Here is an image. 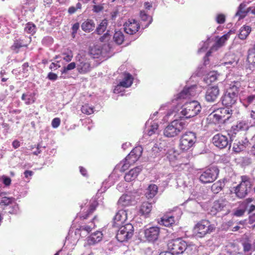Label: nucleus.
<instances>
[{
	"mask_svg": "<svg viewBox=\"0 0 255 255\" xmlns=\"http://www.w3.org/2000/svg\"><path fill=\"white\" fill-rule=\"evenodd\" d=\"M241 83L239 82H234L230 84L229 88L227 90L222 98L223 105L226 107H232L237 101Z\"/></svg>",
	"mask_w": 255,
	"mask_h": 255,
	"instance_id": "obj_1",
	"label": "nucleus"
},
{
	"mask_svg": "<svg viewBox=\"0 0 255 255\" xmlns=\"http://www.w3.org/2000/svg\"><path fill=\"white\" fill-rule=\"evenodd\" d=\"M169 251L175 255L182 254L186 252L190 254L193 250V246L188 245L185 241L181 239L178 238L169 241L167 244Z\"/></svg>",
	"mask_w": 255,
	"mask_h": 255,
	"instance_id": "obj_2",
	"label": "nucleus"
},
{
	"mask_svg": "<svg viewBox=\"0 0 255 255\" xmlns=\"http://www.w3.org/2000/svg\"><path fill=\"white\" fill-rule=\"evenodd\" d=\"M252 186L253 183L249 176H241L239 184L234 187V193L238 198H244L251 191Z\"/></svg>",
	"mask_w": 255,
	"mask_h": 255,
	"instance_id": "obj_3",
	"label": "nucleus"
},
{
	"mask_svg": "<svg viewBox=\"0 0 255 255\" xmlns=\"http://www.w3.org/2000/svg\"><path fill=\"white\" fill-rule=\"evenodd\" d=\"M215 230L214 225L207 220H202L198 222L193 228V233L198 238H202L210 234Z\"/></svg>",
	"mask_w": 255,
	"mask_h": 255,
	"instance_id": "obj_4",
	"label": "nucleus"
},
{
	"mask_svg": "<svg viewBox=\"0 0 255 255\" xmlns=\"http://www.w3.org/2000/svg\"><path fill=\"white\" fill-rule=\"evenodd\" d=\"M181 115L188 119L196 116L200 112L201 107L200 104L196 101L185 103L182 108Z\"/></svg>",
	"mask_w": 255,
	"mask_h": 255,
	"instance_id": "obj_5",
	"label": "nucleus"
},
{
	"mask_svg": "<svg viewBox=\"0 0 255 255\" xmlns=\"http://www.w3.org/2000/svg\"><path fill=\"white\" fill-rule=\"evenodd\" d=\"M185 124L181 121L174 120L170 123L164 130V135L172 137L178 135L185 128Z\"/></svg>",
	"mask_w": 255,
	"mask_h": 255,
	"instance_id": "obj_6",
	"label": "nucleus"
},
{
	"mask_svg": "<svg viewBox=\"0 0 255 255\" xmlns=\"http://www.w3.org/2000/svg\"><path fill=\"white\" fill-rule=\"evenodd\" d=\"M219 173V170L217 167H211L201 172L199 180L204 184L213 182L217 179Z\"/></svg>",
	"mask_w": 255,
	"mask_h": 255,
	"instance_id": "obj_7",
	"label": "nucleus"
},
{
	"mask_svg": "<svg viewBox=\"0 0 255 255\" xmlns=\"http://www.w3.org/2000/svg\"><path fill=\"white\" fill-rule=\"evenodd\" d=\"M134 228L132 224H127L121 227L118 230L116 238L120 242L128 241L133 235Z\"/></svg>",
	"mask_w": 255,
	"mask_h": 255,
	"instance_id": "obj_8",
	"label": "nucleus"
},
{
	"mask_svg": "<svg viewBox=\"0 0 255 255\" xmlns=\"http://www.w3.org/2000/svg\"><path fill=\"white\" fill-rule=\"evenodd\" d=\"M196 136L192 132H187L183 134L180 139L179 147L182 151H187L194 144Z\"/></svg>",
	"mask_w": 255,
	"mask_h": 255,
	"instance_id": "obj_9",
	"label": "nucleus"
},
{
	"mask_svg": "<svg viewBox=\"0 0 255 255\" xmlns=\"http://www.w3.org/2000/svg\"><path fill=\"white\" fill-rule=\"evenodd\" d=\"M76 58L79 62L77 65V70L80 74H85L91 70L90 62L85 56L78 54Z\"/></svg>",
	"mask_w": 255,
	"mask_h": 255,
	"instance_id": "obj_10",
	"label": "nucleus"
},
{
	"mask_svg": "<svg viewBox=\"0 0 255 255\" xmlns=\"http://www.w3.org/2000/svg\"><path fill=\"white\" fill-rule=\"evenodd\" d=\"M124 31L129 35L135 34L140 28L139 22L134 19H128L124 24Z\"/></svg>",
	"mask_w": 255,
	"mask_h": 255,
	"instance_id": "obj_11",
	"label": "nucleus"
},
{
	"mask_svg": "<svg viewBox=\"0 0 255 255\" xmlns=\"http://www.w3.org/2000/svg\"><path fill=\"white\" fill-rule=\"evenodd\" d=\"M160 234V228L156 226L151 227L144 230V237L149 242L156 241Z\"/></svg>",
	"mask_w": 255,
	"mask_h": 255,
	"instance_id": "obj_12",
	"label": "nucleus"
},
{
	"mask_svg": "<svg viewBox=\"0 0 255 255\" xmlns=\"http://www.w3.org/2000/svg\"><path fill=\"white\" fill-rule=\"evenodd\" d=\"M220 95V90L218 86L209 87L206 92L205 99L208 102H214Z\"/></svg>",
	"mask_w": 255,
	"mask_h": 255,
	"instance_id": "obj_13",
	"label": "nucleus"
},
{
	"mask_svg": "<svg viewBox=\"0 0 255 255\" xmlns=\"http://www.w3.org/2000/svg\"><path fill=\"white\" fill-rule=\"evenodd\" d=\"M212 140L214 144L220 148H225L229 143L228 137L219 133L215 135Z\"/></svg>",
	"mask_w": 255,
	"mask_h": 255,
	"instance_id": "obj_14",
	"label": "nucleus"
},
{
	"mask_svg": "<svg viewBox=\"0 0 255 255\" xmlns=\"http://www.w3.org/2000/svg\"><path fill=\"white\" fill-rule=\"evenodd\" d=\"M142 151V148L141 146L135 147L127 156V159L130 160V163H134L141 156Z\"/></svg>",
	"mask_w": 255,
	"mask_h": 255,
	"instance_id": "obj_15",
	"label": "nucleus"
},
{
	"mask_svg": "<svg viewBox=\"0 0 255 255\" xmlns=\"http://www.w3.org/2000/svg\"><path fill=\"white\" fill-rule=\"evenodd\" d=\"M225 114L230 115V112L229 110L228 109L223 108L219 110L216 111L215 113L213 114V118L214 119L216 122H221L222 121H224L226 120H228L230 117V116H228L226 118H225Z\"/></svg>",
	"mask_w": 255,
	"mask_h": 255,
	"instance_id": "obj_16",
	"label": "nucleus"
},
{
	"mask_svg": "<svg viewBox=\"0 0 255 255\" xmlns=\"http://www.w3.org/2000/svg\"><path fill=\"white\" fill-rule=\"evenodd\" d=\"M103 238V234L100 231H96L91 234L87 238V244L89 246L94 245L100 242Z\"/></svg>",
	"mask_w": 255,
	"mask_h": 255,
	"instance_id": "obj_17",
	"label": "nucleus"
},
{
	"mask_svg": "<svg viewBox=\"0 0 255 255\" xmlns=\"http://www.w3.org/2000/svg\"><path fill=\"white\" fill-rule=\"evenodd\" d=\"M127 218V213L123 210H119L113 219V226L117 227L124 222Z\"/></svg>",
	"mask_w": 255,
	"mask_h": 255,
	"instance_id": "obj_18",
	"label": "nucleus"
},
{
	"mask_svg": "<svg viewBox=\"0 0 255 255\" xmlns=\"http://www.w3.org/2000/svg\"><path fill=\"white\" fill-rule=\"evenodd\" d=\"M142 169L139 166H137L129 171L125 175V179L127 182H130L135 180L139 173L141 172Z\"/></svg>",
	"mask_w": 255,
	"mask_h": 255,
	"instance_id": "obj_19",
	"label": "nucleus"
},
{
	"mask_svg": "<svg viewBox=\"0 0 255 255\" xmlns=\"http://www.w3.org/2000/svg\"><path fill=\"white\" fill-rule=\"evenodd\" d=\"M252 126V124L251 122H249L248 120H243L239 122L235 128L233 127V128L235 133H236V131L248 130Z\"/></svg>",
	"mask_w": 255,
	"mask_h": 255,
	"instance_id": "obj_20",
	"label": "nucleus"
},
{
	"mask_svg": "<svg viewBox=\"0 0 255 255\" xmlns=\"http://www.w3.org/2000/svg\"><path fill=\"white\" fill-rule=\"evenodd\" d=\"M133 78L129 73H125V77L123 80L120 82V83L116 86L115 91L120 87H123L124 88L129 87L132 84Z\"/></svg>",
	"mask_w": 255,
	"mask_h": 255,
	"instance_id": "obj_21",
	"label": "nucleus"
},
{
	"mask_svg": "<svg viewBox=\"0 0 255 255\" xmlns=\"http://www.w3.org/2000/svg\"><path fill=\"white\" fill-rule=\"evenodd\" d=\"M230 36V32L224 34L219 38L215 42V43L211 47V49L217 50L219 48L223 46L226 41L229 39Z\"/></svg>",
	"mask_w": 255,
	"mask_h": 255,
	"instance_id": "obj_22",
	"label": "nucleus"
},
{
	"mask_svg": "<svg viewBox=\"0 0 255 255\" xmlns=\"http://www.w3.org/2000/svg\"><path fill=\"white\" fill-rule=\"evenodd\" d=\"M95 27V23L93 20L87 19L81 24L82 29L86 32L92 31Z\"/></svg>",
	"mask_w": 255,
	"mask_h": 255,
	"instance_id": "obj_23",
	"label": "nucleus"
},
{
	"mask_svg": "<svg viewBox=\"0 0 255 255\" xmlns=\"http://www.w3.org/2000/svg\"><path fill=\"white\" fill-rule=\"evenodd\" d=\"M175 222L174 216L165 215L161 218L160 224L165 227H170L173 226Z\"/></svg>",
	"mask_w": 255,
	"mask_h": 255,
	"instance_id": "obj_24",
	"label": "nucleus"
},
{
	"mask_svg": "<svg viewBox=\"0 0 255 255\" xmlns=\"http://www.w3.org/2000/svg\"><path fill=\"white\" fill-rule=\"evenodd\" d=\"M247 4L244 3H241L238 7V11L236 13V16L239 17V19L244 18L248 12H250L249 10V7L246 10Z\"/></svg>",
	"mask_w": 255,
	"mask_h": 255,
	"instance_id": "obj_25",
	"label": "nucleus"
},
{
	"mask_svg": "<svg viewBox=\"0 0 255 255\" xmlns=\"http://www.w3.org/2000/svg\"><path fill=\"white\" fill-rule=\"evenodd\" d=\"M132 202V197L131 196L127 194L122 195L118 201L119 205L124 207L131 205Z\"/></svg>",
	"mask_w": 255,
	"mask_h": 255,
	"instance_id": "obj_26",
	"label": "nucleus"
},
{
	"mask_svg": "<svg viewBox=\"0 0 255 255\" xmlns=\"http://www.w3.org/2000/svg\"><path fill=\"white\" fill-rule=\"evenodd\" d=\"M227 202L225 199H220L214 202L212 208L217 212H220L226 207Z\"/></svg>",
	"mask_w": 255,
	"mask_h": 255,
	"instance_id": "obj_27",
	"label": "nucleus"
},
{
	"mask_svg": "<svg viewBox=\"0 0 255 255\" xmlns=\"http://www.w3.org/2000/svg\"><path fill=\"white\" fill-rule=\"evenodd\" d=\"M152 208V204L150 203L144 202L140 206L139 213L141 215H147L150 213Z\"/></svg>",
	"mask_w": 255,
	"mask_h": 255,
	"instance_id": "obj_28",
	"label": "nucleus"
},
{
	"mask_svg": "<svg viewBox=\"0 0 255 255\" xmlns=\"http://www.w3.org/2000/svg\"><path fill=\"white\" fill-rule=\"evenodd\" d=\"M251 31V27L250 26L244 25L240 29L238 37L242 40L246 39Z\"/></svg>",
	"mask_w": 255,
	"mask_h": 255,
	"instance_id": "obj_29",
	"label": "nucleus"
},
{
	"mask_svg": "<svg viewBox=\"0 0 255 255\" xmlns=\"http://www.w3.org/2000/svg\"><path fill=\"white\" fill-rule=\"evenodd\" d=\"M158 191V187L155 184L150 185L145 193L146 197L148 199L153 198L157 194Z\"/></svg>",
	"mask_w": 255,
	"mask_h": 255,
	"instance_id": "obj_30",
	"label": "nucleus"
},
{
	"mask_svg": "<svg viewBox=\"0 0 255 255\" xmlns=\"http://www.w3.org/2000/svg\"><path fill=\"white\" fill-rule=\"evenodd\" d=\"M193 89H194V87H193L184 88L183 90L179 94V98L180 99H186L189 98L190 96H193Z\"/></svg>",
	"mask_w": 255,
	"mask_h": 255,
	"instance_id": "obj_31",
	"label": "nucleus"
},
{
	"mask_svg": "<svg viewBox=\"0 0 255 255\" xmlns=\"http://www.w3.org/2000/svg\"><path fill=\"white\" fill-rule=\"evenodd\" d=\"M224 186V182L220 180L212 185L211 190L214 194H217L222 190Z\"/></svg>",
	"mask_w": 255,
	"mask_h": 255,
	"instance_id": "obj_32",
	"label": "nucleus"
},
{
	"mask_svg": "<svg viewBox=\"0 0 255 255\" xmlns=\"http://www.w3.org/2000/svg\"><path fill=\"white\" fill-rule=\"evenodd\" d=\"M108 24V20L106 19H103L97 27L96 33L99 35L103 34L106 31Z\"/></svg>",
	"mask_w": 255,
	"mask_h": 255,
	"instance_id": "obj_33",
	"label": "nucleus"
},
{
	"mask_svg": "<svg viewBox=\"0 0 255 255\" xmlns=\"http://www.w3.org/2000/svg\"><path fill=\"white\" fill-rule=\"evenodd\" d=\"M26 44H23L22 43V40L19 39L14 40L13 44L10 47L11 50L15 51L16 53H18L19 49L22 47H27Z\"/></svg>",
	"mask_w": 255,
	"mask_h": 255,
	"instance_id": "obj_34",
	"label": "nucleus"
},
{
	"mask_svg": "<svg viewBox=\"0 0 255 255\" xmlns=\"http://www.w3.org/2000/svg\"><path fill=\"white\" fill-rule=\"evenodd\" d=\"M130 162V160H127V157L125 158L124 160L122 161L118 165V166L120 168V171L122 172H125L126 170L128 169L130 165L133 164Z\"/></svg>",
	"mask_w": 255,
	"mask_h": 255,
	"instance_id": "obj_35",
	"label": "nucleus"
},
{
	"mask_svg": "<svg viewBox=\"0 0 255 255\" xmlns=\"http://www.w3.org/2000/svg\"><path fill=\"white\" fill-rule=\"evenodd\" d=\"M114 41L118 45L122 44L124 41L125 36L123 33L121 31H116L114 35Z\"/></svg>",
	"mask_w": 255,
	"mask_h": 255,
	"instance_id": "obj_36",
	"label": "nucleus"
},
{
	"mask_svg": "<svg viewBox=\"0 0 255 255\" xmlns=\"http://www.w3.org/2000/svg\"><path fill=\"white\" fill-rule=\"evenodd\" d=\"M61 54L63 56V60L66 62H70L73 57L72 51L69 48L65 49L64 51L62 52Z\"/></svg>",
	"mask_w": 255,
	"mask_h": 255,
	"instance_id": "obj_37",
	"label": "nucleus"
},
{
	"mask_svg": "<svg viewBox=\"0 0 255 255\" xmlns=\"http://www.w3.org/2000/svg\"><path fill=\"white\" fill-rule=\"evenodd\" d=\"M140 17L141 20L145 22V27H147L152 21L151 16L147 14L144 11H140Z\"/></svg>",
	"mask_w": 255,
	"mask_h": 255,
	"instance_id": "obj_38",
	"label": "nucleus"
},
{
	"mask_svg": "<svg viewBox=\"0 0 255 255\" xmlns=\"http://www.w3.org/2000/svg\"><path fill=\"white\" fill-rule=\"evenodd\" d=\"M89 53L93 58H98L101 55L102 50L97 46H94L90 49Z\"/></svg>",
	"mask_w": 255,
	"mask_h": 255,
	"instance_id": "obj_39",
	"label": "nucleus"
},
{
	"mask_svg": "<svg viewBox=\"0 0 255 255\" xmlns=\"http://www.w3.org/2000/svg\"><path fill=\"white\" fill-rule=\"evenodd\" d=\"M217 79V76L216 73L211 72L208 73L204 78V81L207 84H210Z\"/></svg>",
	"mask_w": 255,
	"mask_h": 255,
	"instance_id": "obj_40",
	"label": "nucleus"
},
{
	"mask_svg": "<svg viewBox=\"0 0 255 255\" xmlns=\"http://www.w3.org/2000/svg\"><path fill=\"white\" fill-rule=\"evenodd\" d=\"M15 199L13 197H8L6 196L2 197L0 198V205L2 206H9L14 203Z\"/></svg>",
	"mask_w": 255,
	"mask_h": 255,
	"instance_id": "obj_41",
	"label": "nucleus"
},
{
	"mask_svg": "<svg viewBox=\"0 0 255 255\" xmlns=\"http://www.w3.org/2000/svg\"><path fill=\"white\" fill-rule=\"evenodd\" d=\"M81 111L83 114L89 115L94 113V107L90 106L88 104H85L82 106Z\"/></svg>",
	"mask_w": 255,
	"mask_h": 255,
	"instance_id": "obj_42",
	"label": "nucleus"
},
{
	"mask_svg": "<svg viewBox=\"0 0 255 255\" xmlns=\"http://www.w3.org/2000/svg\"><path fill=\"white\" fill-rule=\"evenodd\" d=\"M24 30L27 33L33 35L36 32V26L32 22H28L26 24Z\"/></svg>",
	"mask_w": 255,
	"mask_h": 255,
	"instance_id": "obj_43",
	"label": "nucleus"
},
{
	"mask_svg": "<svg viewBox=\"0 0 255 255\" xmlns=\"http://www.w3.org/2000/svg\"><path fill=\"white\" fill-rule=\"evenodd\" d=\"M8 208V213L10 214L14 215L16 214L18 212L19 207L18 205L15 201L14 203H11Z\"/></svg>",
	"mask_w": 255,
	"mask_h": 255,
	"instance_id": "obj_44",
	"label": "nucleus"
},
{
	"mask_svg": "<svg viewBox=\"0 0 255 255\" xmlns=\"http://www.w3.org/2000/svg\"><path fill=\"white\" fill-rule=\"evenodd\" d=\"M99 204L96 199L91 200L90 202V206L88 210H87L90 214H92L96 209Z\"/></svg>",
	"mask_w": 255,
	"mask_h": 255,
	"instance_id": "obj_45",
	"label": "nucleus"
},
{
	"mask_svg": "<svg viewBox=\"0 0 255 255\" xmlns=\"http://www.w3.org/2000/svg\"><path fill=\"white\" fill-rule=\"evenodd\" d=\"M76 68V63L74 62L68 64L66 66H64L61 70L62 74H66L68 71L72 70Z\"/></svg>",
	"mask_w": 255,
	"mask_h": 255,
	"instance_id": "obj_46",
	"label": "nucleus"
},
{
	"mask_svg": "<svg viewBox=\"0 0 255 255\" xmlns=\"http://www.w3.org/2000/svg\"><path fill=\"white\" fill-rule=\"evenodd\" d=\"M158 128V125L156 123H153L150 126V128L148 131V134L149 136L156 133Z\"/></svg>",
	"mask_w": 255,
	"mask_h": 255,
	"instance_id": "obj_47",
	"label": "nucleus"
},
{
	"mask_svg": "<svg viewBox=\"0 0 255 255\" xmlns=\"http://www.w3.org/2000/svg\"><path fill=\"white\" fill-rule=\"evenodd\" d=\"M95 227V225L94 224L93 227L91 225H84L81 226L76 229V231L82 232V231H86L88 233H90L93 228Z\"/></svg>",
	"mask_w": 255,
	"mask_h": 255,
	"instance_id": "obj_48",
	"label": "nucleus"
},
{
	"mask_svg": "<svg viewBox=\"0 0 255 255\" xmlns=\"http://www.w3.org/2000/svg\"><path fill=\"white\" fill-rule=\"evenodd\" d=\"M82 8V4L80 2H78L76 6H72L69 7L68 11L70 14H72L76 12L78 9H81Z\"/></svg>",
	"mask_w": 255,
	"mask_h": 255,
	"instance_id": "obj_49",
	"label": "nucleus"
},
{
	"mask_svg": "<svg viewBox=\"0 0 255 255\" xmlns=\"http://www.w3.org/2000/svg\"><path fill=\"white\" fill-rule=\"evenodd\" d=\"M244 148V145L242 144H241L239 142H235L233 144V150L235 152L239 153L242 150H243Z\"/></svg>",
	"mask_w": 255,
	"mask_h": 255,
	"instance_id": "obj_50",
	"label": "nucleus"
},
{
	"mask_svg": "<svg viewBox=\"0 0 255 255\" xmlns=\"http://www.w3.org/2000/svg\"><path fill=\"white\" fill-rule=\"evenodd\" d=\"M216 21L218 24H223L226 21V17L224 14H219L216 17Z\"/></svg>",
	"mask_w": 255,
	"mask_h": 255,
	"instance_id": "obj_51",
	"label": "nucleus"
},
{
	"mask_svg": "<svg viewBox=\"0 0 255 255\" xmlns=\"http://www.w3.org/2000/svg\"><path fill=\"white\" fill-rule=\"evenodd\" d=\"M243 250L245 252H248L252 250V245L249 241L243 243Z\"/></svg>",
	"mask_w": 255,
	"mask_h": 255,
	"instance_id": "obj_52",
	"label": "nucleus"
},
{
	"mask_svg": "<svg viewBox=\"0 0 255 255\" xmlns=\"http://www.w3.org/2000/svg\"><path fill=\"white\" fill-rule=\"evenodd\" d=\"M60 124V119L58 118H55L52 121V126L53 128H58Z\"/></svg>",
	"mask_w": 255,
	"mask_h": 255,
	"instance_id": "obj_53",
	"label": "nucleus"
},
{
	"mask_svg": "<svg viewBox=\"0 0 255 255\" xmlns=\"http://www.w3.org/2000/svg\"><path fill=\"white\" fill-rule=\"evenodd\" d=\"M2 179L3 180V183L6 186H9L11 184V180L10 178L6 176H2Z\"/></svg>",
	"mask_w": 255,
	"mask_h": 255,
	"instance_id": "obj_54",
	"label": "nucleus"
},
{
	"mask_svg": "<svg viewBox=\"0 0 255 255\" xmlns=\"http://www.w3.org/2000/svg\"><path fill=\"white\" fill-rule=\"evenodd\" d=\"M80 24L79 22L74 23L72 27V35H75L77 33L78 30L79 28Z\"/></svg>",
	"mask_w": 255,
	"mask_h": 255,
	"instance_id": "obj_55",
	"label": "nucleus"
},
{
	"mask_svg": "<svg viewBox=\"0 0 255 255\" xmlns=\"http://www.w3.org/2000/svg\"><path fill=\"white\" fill-rule=\"evenodd\" d=\"M250 51H251V53L248 55V56L247 57V61L249 63L252 64V62H251V60H250L252 53L254 54V58L255 59V44L254 45V46H253V48L252 49V50H251Z\"/></svg>",
	"mask_w": 255,
	"mask_h": 255,
	"instance_id": "obj_56",
	"label": "nucleus"
},
{
	"mask_svg": "<svg viewBox=\"0 0 255 255\" xmlns=\"http://www.w3.org/2000/svg\"><path fill=\"white\" fill-rule=\"evenodd\" d=\"M245 212V210L244 209H238L235 212L234 215L237 217H241L244 215Z\"/></svg>",
	"mask_w": 255,
	"mask_h": 255,
	"instance_id": "obj_57",
	"label": "nucleus"
},
{
	"mask_svg": "<svg viewBox=\"0 0 255 255\" xmlns=\"http://www.w3.org/2000/svg\"><path fill=\"white\" fill-rule=\"evenodd\" d=\"M47 78L50 80L54 81L57 79L58 76L56 74L52 72H50L48 73L47 75Z\"/></svg>",
	"mask_w": 255,
	"mask_h": 255,
	"instance_id": "obj_58",
	"label": "nucleus"
},
{
	"mask_svg": "<svg viewBox=\"0 0 255 255\" xmlns=\"http://www.w3.org/2000/svg\"><path fill=\"white\" fill-rule=\"evenodd\" d=\"M231 60H228L224 62V64L225 65H233L234 64H237V60L234 59V58H233V57H234L233 55H231Z\"/></svg>",
	"mask_w": 255,
	"mask_h": 255,
	"instance_id": "obj_59",
	"label": "nucleus"
},
{
	"mask_svg": "<svg viewBox=\"0 0 255 255\" xmlns=\"http://www.w3.org/2000/svg\"><path fill=\"white\" fill-rule=\"evenodd\" d=\"M33 172L31 170H25L23 174L25 178L27 179H29V177H31L33 175Z\"/></svg>",
	"mask_w": 255,
	"mask_h": 255,
	"instance_id": "obj_60",
	"label": "nucleus"
},
{
	"mask_svg": "<svg viewBox=\"0 0 255 255\" xmlns=\"http://www.w3.org/2000/svg\"><path fill=\"white\" fill-rule=\"evenodd\" d=\"M60 65L57 64L55 63L52 62L49 66V69H50L51 70H56V69H57L58 68H60Z\"/></svg>",
	"mask_w": 255,
	"mask_h": 255,
	"instance_id": "obj_61",
	"label": "nucleus"
},
{
	"mask_svg": "<svg viewBox=\"0 0 255 255\" xmlns=\"http://www.w3.org/2000/svg\"><path fill=\"white\" fill-rule=\"evenodd\" d=\"M91 214H90L89 212L87 211L86 213L85 214H82L79 215V218L81 220H85L88 218L89 216L91 215Z\"/></svg>",
	"mask_w": 255,
	"mask_h": 255,
	"instance_id": "obj_62",
	"label": "nucleus"
},
{
	"mask_svg": "<svg viewBox=\"0 0 255 255\" xmlns=\"http://www.w3.org/2000/svg\"><path fill=\"white\" fill-rule=\"evenodd\" d=\"M12 145L14 149H16L20 146V142L17 140H14L12 142Z\"/></svg>",
	"mask_w": 255,
	"mask_h": 255,
	"instance_id": "obj_63",
	"label": "nucleus"
},
{
	"mask_svg": "<svg viewBox=\"0 0 255 255\" xmlns=\"http://www.w3.org/2000/svg\"><path fill=\"white\" fill-rule=\"evenodd\" d=\"M80 171L81 173L84 176H87V170L83 167H80Z\"/></svg>",
	"mask_w": 255,
	"mask_h": 255,
	"instance_id": "obj_64",
	"label": "nucleus"
}]
</instances>
